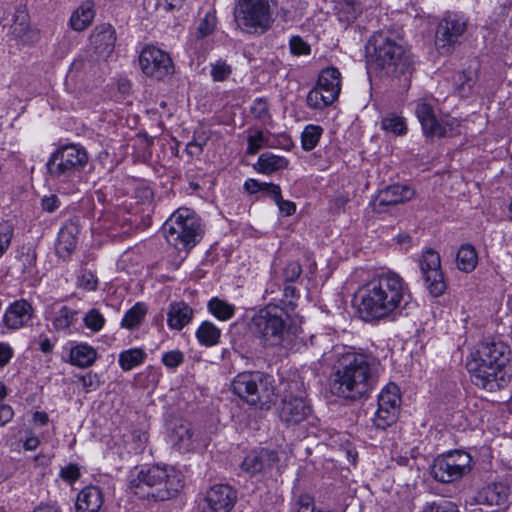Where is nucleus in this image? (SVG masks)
Here are the masks:
<instances>
[{
  "label": "nucleus",
  "mask_w": 512,
  "mask_h": 512,
  "mask_svg": "<svg viewBox=\"0 0 512 512\" xmlns=\"http://www.w3.org/2000/svg\"><path fill=\"white\" fill-rule=\"evenodd\" d=\"M333 356V394L356 400L366 396L374 388L382 371L378 358L342 346L333 348Z\"/></svg>",
  "instance_id": "obj_1"
},
{
  "label": "nucleus",
  "mask_w": 512,
  "mask_h": 512,
  "mask_svg": "<svg viewBox=\"0 0 512 512\" xmlns=\"http://www.w3.org/2000/svg\"><path fill=\"white\" fill-rule=\"evenodd\" d=\"M411 297L409 287L397 273L374 276L360 289V311L372 319H383L401 311Z\"/></svg>",
  "instance_id": "obj_2"
},
{
  "label": "nucleus",
  "mask_w": 512,
  "mask_h": 512,
  "mask_svg": "<svg viewBox=\"0 0 512 512\" xmlns=\"http://www.w3.org/2000/svg\"><path fill=\"white\" fill-rule=\"evenodd\" d=\"M509 355L508 346L502 342L481 343L466 362L472 382L487 391L506 385L510 378Z\"/></svg>",
  "instance_id": "obj_3"
},
{
  "label": "nucleus",
  "mask_w": 512,
  "mask_h": 512,
  "mask_svg": "<svg viewBox=\"0 0 512 512\" xmlns=\"http://www.w3.org/2000/svg\"><path fill=\"white\" fill-rule=\"evenodd\" d=\"M181 474L168 465H153L131 472L129 489L139 498L167 500L182 488Z\"/></svg>",
  "instance_id": "obj_4"
},
{
  "label": "nucleus",
  "mask_w": 512,
  "mask_h": 512,
  "mask_svg": "<svg viewBox=\"0 0 512 512\" xmlns=\"http://www.w3.org/2000/svg\"><path fill=\"white\" fill-rule=\"evenodd\" d=\"M249 326L265 347H284L296 335V327L289 311L275 304L260 309L251 318Z\"/></svg>",
  "instance_id": "obj_5"
},
{
  "label": "nucleus",
  "mask_w": 512,
  "mask_h": 512,
  "mask_svg": "<svg viewBox=\"0 0 512 512\" xmlns=\"http://www.w3.org/2000/svg\"><path fill=\"white\" fill-rule=\"evenodd\" d=\"M366 51L371 62L388 76L404 74L411 67L406 47L387 33H374L368 40Z\"/></svg>",
  "instance_id": "obj_6"
},
{
  "label": "nucleus",
  "mask_w": 512,
  "mask_h": 512,
  "mask_svg": "<svg viewBox=\"0 0 512 512\" xmlns=\"http://www.w3.org/2000/svg\"><path fill=\"white\" fill-rule=\"evenodd\" d=\"M167 242L178 250H190L202 237L200 219L187 208L175 211L162 227Z\"/></svg>",
  "instance_id": "obj_7"
},
{
  "label": "nucleus",
  "mask_w": 512,
  "mask_h": 512,
  "mask_svg": "<svg viewBox=\"0 0 512 512\" xmlns=\"http://www.w3.org/2000/svg\"><path fill=\"white\" fill-rule=\"evenodd\" d=\"M275 5V0H237L234 8L237 27L249 34L265 33L274 22Z\"/></svg>",
  "instance_id": "obj_8"
},
{
  "label": "nucleus",
  "mask_w": 512,
  "mask_h": 512,
  "mask_svg": "<svg viewBox=\"0 0 512 512\" xmlns=\"http://www.w3.org/2000/svg\"><path fill=\"white\" fill-rule=\"evenodd\" d=\"M234 394L250 405L268 409L275 399V389L270 376L261 372H243L231 383Z\"/></svg>",
  "instance_id": "obj_9"
},
{
  "label": "nucleus",
  "mask_w": 512,
  "mask_h": 512,
  "mask_svg": "<svg viewBox=\"0 0 512 512\" xmlns=\"http://www.w3.org/2000/svg\"><path fill=\"white\" fill-rule=\"evenodd\" d=\"M89 162L86 149L78 144H68L58 148L47 162L51 177L69 179L82 172Z\"/></svg>",
  "instance_id": "obj_10"
},
{
  "label": "nucleus",
  "mask_w": 512,
  "mask_h": 512,
  "mask_svg": "<svg viewBox=\"0 0 512 512\" xmlns=\"http://www.w3.org/2000/svg\"><path fill=\"white\" fill-rule=\"evenodd\" d=\"M435 105L436 100L432 97H424L416 102L415 113L423 133L430 137H447L459 133V121L448 116L438 119Z\"/></svg>",
  "instance_id": "obj_11"
},
{
  "label": "nucleus",
  "mask_w": 512,
  "mask_h": 512,
  "mask_svg": "<svg viewBox=\"0 0 512 512\" xmlns=\"http://www.w3.org/2000/svg\"><path fill=\"white\" fill-rule=\"evenodd\" d=\"M471 470V457L463 451H451L437 457L431 466V475L441 483H452Z\"/></svg>",
  "instance_id": "obj_12"
},
{
  "label": "nucleus",
  "mask_w": 512,
  "mask_h": 512,
  "mask_svg": "<svg viewBox=\"0 0 512 512\" xmlns=\"http://www.w3.org/2000/svg\"><path fill=\"white\" fill-rule=\"evenodd\" d=\"M142 73L155 81H163L175 72V66L169 53L155 46H145L139 55Z\"/></svg>",
  "instance_id": "obj_13"
},
{
  "label": "nucleus",
  "mask_w": 512,
  "mask_h": 512,
  "mask_svg": "<svg viewBox=\"0 0 512 512\" xmlns=\"http://www.w3.org/2000/svg\"><path fill=\"white\" fill-rule=\"evenodd\" d=\"M311 413V407L305 399V391L298 382L289 385V390L284 395L279 417L287 425H298Z\"/></svg>",
  "instance_id": "obj_14"
},
{
  "label": "nucleus",
  "mask_w": 512,
  "mask_h": 512,
  "mask_svg": "<svg viewBox=\"0 0 512 512\" xmlns=\"http://www.w3.org/2000/svg\"><path fill=\"white\" fill-rule=\"evenodd\" d=\"M419 268L430 295L441 296L446 290V283L439 253L431 248L424 250L419 258Z\"/></svg>",
  "instance_id": "obj_15"
},
{
  "label": "nucleus",
  "mask_w": 512,
  "mask_h": 512,
  "mask_svg": "<svg viewBox=\"0 0 512 512\" xmlns=\"http://www.w3.org/2000/svg\"><path fill=\"white\" fill-rule=\"evenodd\" d=\"M466 30L464 21L455 15L445 17L437 27L436 45L441 53L448 54Z\"/></svg>",
  "instance_id": "obj_16"
},
{
  "label": "nucleus",
  "mask_w": 512,
  "mask_h": 512,
  "mask_svg": "<svg viewBox=\"0 0 512 512\" xmlns=\"http://www.w3.org/2000/svg\"><path fill=\"white\" fill-rule=\"evenodd\" d=\"M237 499L236 491L226 484L212 486L205 495L204 512H229Z\"/></svg>",
  "instance_id": "obj_17"
},
{
  "label": "nucleus",
  "mask_w": 512,
  "mask_h": 512,
  "mask_svg": "<svg viewBox=\"0 0 512 512\" xmlns=\"http://www.w3.org/2000/svg\"><path fill=\"white\" fill-rule=\"evenodd\" d=\"M414 195L415 191L410 186L394 184L379 191L371 202V206L375 212L383 213L386 211V207L405 203Z\"/></svg>",
  "instance_id": "obj_18"
},
{
  "label": "nucleus",
  "mask_w": 512,
  "mask_h": 512,
  "mask_svg": "<svg viewBox=\"0 0 512 512\" xmlns=\"http://www.w3.org/2000/svg\"><path fill=\"white\" fill-rule=\"evenodd\" d=\"M279 461L275 451L261 449L253 451L245 457L241 467L249 474H257L272 469Z\"/></svg>",
  "instance_id": "obj_19"
},
{
  "label": "nucleus",
  "mask_w": 512,
  "mask_h": 512,
  "mask_svg": "<svg viewBox=\"0 0 512 512\" xmlns=\"http://www.w3.org/2000/svg\"><path fill=\"white\" fill-rule=\"evenodd\" d=\"M33 315V308L26 300L13 302L6 310L3 324L11 330L25 326Z\"/></svg>",
  "instance_id": "obj_20"
},
{
  "label": "nucleus",
  "mask_w": 512,
  "mask_h": 512,
  "mask_svg": "<svg viewBox=\"0 0 512 512\" xmlns=\"http://www.w3.org/2000/svg\"><path fill=\"white\" fill-rule=\"evenodd\" d=\"M116 36L111 25L97 26L90 36V46L100 56L110 55L115 46Z\"/></svg>",
  "instance_id": "obj_21"
},
{
  "label": "nucleus",
  "mask_w": 512,
  "mask_h": 512,
  "mask_svg": "<svg viewBox=\"0 0 512 512\" xmlns=\"http://www.w3.org/2000/svg\"><path fill=\"white\" fill-rule=\"evenodd\" d=\"M78 234V225L73 221H68L61 227L55 247L60 257L66 258L74 251Z\"/></svg>",
  "instance_id": "obj_22"
},
{
  "label": "nucleus",
  "mask_w": 512,
  "mask_h": 512,
  "mask_svg": "<svg viewBox=\"0 0 512 512\" xmlns=\"http://www.w3.org/2000/svg\"><path fill=\"white\" fill-rule=\"evenodd\" d=\"M103 505L102 491L96 486L83 488L76 499V512H99Z\"/></svg>",
  "instance_id": "obj_23"
},
{
  "label": "nucleus",
  "mask_w": 512,
  "mask_h": 512,
  "mask_svg": "<svg viewBox=\"0 0 512 512\" xmlns=\"http://www.w3.org/2000/svg\"><path fill=\"white\" fill-rule=\"evenodd\" d=\"M170 440L174 447L179 451H190L194 445V431L187 421H177L174 423Z\"/></svg>",
  "instance_id": "obj_24"
},
{
  "label": "nucleus",
  "mask_w": 512,
  "mask_h": 512,
  "mask_svg": "<svg viewBox=\"0 0 512 512\" xmlns=\"http://www.w3.org/2000/svg\"><path fill=\"white\" fill-rule=\"evenodd\" d=\"M509 487L503 483H493L478 493V502L488 506H502L508 501Z\"/></svg>",
  "instance_id": "obj_25"
},
{
  "label": "nucleus",
  "mask_w": 512,
  "mask_h": 512,
  "mask_svg": "<svg viewBox=\"0 0 512 512\" xmlns=\"http://www.w3.org/2000/svg\"><path fill=\"white\" fill-rule=\"evenodd\" d=\"M95 17V3L92 0H86L77 7L69 20L70 27L74 31H83L88 28Z\"/></svg>",
  "instance_id": "obj_26"
},
{
  "label": "nucleus",
  "mask_w": 512,
  "mask_h": 512,
  "mask_svg": "<svg viewBox=\"0 0 512 512\" xmlns=\"http://www.w3.org/2000/svg\"><path fill=\"white\" fill-rule=\"evenodd\" d=\"M317 87L336 100L341 90L340 72L336 68L323 70L319 76Z\"/></svg>",
  "instance_id": "obj_27"
},
{
  "label": "nucleus",
  "mask_w": 512,
  "mask_h": 512,
  "mask_svg": "<svg viewBox=\"0 0 512 512\" xmlns=\"http://www.w3.org/2000/svg\"><path fill=\"white\" fill-rule=\"evenodd\" d=\"M192 315L193 310L186 303H173L168 312V325L172 329L180 330L191 321Z\"/></svg>",
  "instance_id": "obj_28"
},
{
  "label": "nucleus",
  "mask_w": 512,
  "mask_h": 512,
  "mask_svg": "<svg viewBox=\"0 0 512 512\" xmlns=\"http://www.w3.org/2000/svg\"><path fill=\"white\" fill-rule=\"evenodd\" d=\"M69 357L71 364L80 368H87L96 361L97 352L93 347L81 343L70 349Z\"/></svg>",
  "instance_id": "obj_29"
},
{
  "label": "nucleus",
  "mask_w": 512,
  "mask_h": 512,
  "mask_svg": "<svg viewBox=\"0 0 512 512\" xmlns=\"http://www.w3.org/2000/svg\"><path fill=\"white\" fill-rule=\"evenodd\" d=\"M288 163V160L282 156L265 152L259 156L255 167L260 173L272 174L278 170L285 169Z\"/></svg>",
  "instance_id": "obj_30"
},
{
  "label": "nucleus",
  "mask_w": 512,
  "mask_h": 512,
  "mask_svg": "<svg viewBox=\"0 0 512 512\" xmlns=\"http://www.w3.org/2000/svg\"><path fill=\"white\" fill-rule=\"evenodd\" d=\"M479 64L475 61L462 70L456 77L459 92L465 95L471 91L478 79Z\"/></svg>",
  "instance_id": "obj_31"
},
{
  "label": "nucleus",
  "mask_w": 512,
  "mask_h": 512,
  "mask_svg": "<svg viewBox=\"0 0 512 512\" xmlns=\"http://www.w3.org/2000/svg\"><path fill=\"white\" fill-rule=\"evenodd\" d=\"M457 267L463 272H471L478 263V256L475 248L470 244L462 245L456 257Z\"/></svg>",
  "instance_id": "obj_32"
},
{
  "label": "nucleus",
  "mask_w": 512,
  "mask_h": 512,
  "mask_svg": "<svg viewBox=\"0 0 512 512\" xmlns=\"http://www.w3.org/2000/svg\"><path fill=\"white\" fill-rule=\"evenodd\" d=\"M221 331L213 323L205 321L196 331V337L200 344L211 347L219 342Z\"/></svg>",
  "instance_id": "obj_33"
},
{
  "label": "nucleus",
  "mask_w": 512,
  "mask_h": 512,
  "mask_svg": "<svg viewBox=\"0 0 512 512\" xmlns=\"http://www.w3.org/2000/svg\"><path fill=\"white\" fill-rule=\"evenodd\" d=\"M401 403L400 391L397 385L388 384L378 396V405L399 412Z\"/></svg>",
  "instance_id": "obj_34"
},
{
  "label": "nucleus",
  "mask_w": 512,
  "mask_h": 512,
  "mask_svg": "<svg viewBox=\"0 0 512 512\" xmlns=\"http://www.w3.org/2000/svg\"><path fill=\"white\" fill-rule=\"evenodd\" d=\"M209 311L219 320L226 321L233 317L235 307L217 297L212 298L208 303Z\"/></svg>",
  "instance_id": "obj_35"
},
{
  "label": "nucleus",
  "mask_w": 512,
  "mask_h": 512,
  "mask_svg": "<svg viewBox=\"0 0 512 512\" xmlns=\"http://www.w3.org/2000/svg\"><path fill=\"white\" fill-rule=\"evenodd\" d=\"M398 415V411L378 405L372 421L376 428L384 430L396 422Z\"/></svg>",
  "instance_id": "obj_36"
},
{
  "label": "nucleus",
  "mask_w": 512,
  "mask_h": 512,
  "mask_svg": "<svg viewBox=\"0 0 512 512\" xmlns=\"http://www.w3.org/2000/svg\"><path fill=\"white\" fill-rule=\"evenodd\" d=\"M145 358V353L139 348L123 351L119 355V364L125 371H129L140 365Z\"/></svg>",
  "instance_id": "obj_37"
},
{
  "label": "nucleus",
  "mask_w": 512,
  "mask_h": 512,
  "mask_svg": "<svg viewBox=\"0 0 512 512\" xmlns=\"http://www.w3.org/2000/svg\"><path fill=\"white\" fill-rule=\"evenodd\" d=\"M147 309L144 304L137 303L131 309H129L123 319H122V327L127 329H133L138 326L146 315Z\"/></svg>",
  "instance_id": "obj_38"
},
{
  "label": "nucleus",
  "mask_w": 512,
  "mask_h": 512,
  "mask_svg": "<svg viewBox=\"0 0 512 512\" xmlns=\"http://www.w3.org/2000/svg\"><path fill=\"white\" fill-rule=\"evenodd\" d=\"M306 101L308 106L313 109H323L331 105L335 100L316 86L308 93Z\"/></svg>",
  "instance_id": "obj_39"
},
{
  "label": "nucleus",
  "mask_w": 512,
  "mask_h": 512,
  "mask_svg": "<svg viewBox=\"0 0 512 512\" xmlns=\"http://www.w3.org/2000/svg\"><path fill=\"white\" fill-rule=\"evenodd\" d=\"M382 129L395 135H403L407 131V126L403 117L396 114H389L381 121Z\"/></svg>",
  "instance_id": "obj_40"
},
{
  "label": "nucleus",
  "mask_w": 512,
  "mask_h": 512,
  "mask_svg": "<svg viewBox=\"0 0 512 512\" xmlns=\"http://www.w3.org/2000/svg\"><path fill=\"white\" fill-rule=\"evenodd\" d=\"M323 129L317 125H308L302 132V146L304 150L310 151L316 147Z\"/></svg>",
  "instance_id": "obj_41"
},
{
  "label": "nucleus",
  "mask_w": 512,
  "mask_h": 512,
  "mask_svg": "<svg viewBox=\"0 0 512 512\" xmlns=\"http://www.w3.org/2000/svg\"><path fill=\"white\" fill-rule=\"evenodd\" d=\"M75 312L63 306L54 318L53 325L58 330L68 329L74 322Z\"/></svg>",
  "instance_id": "obj_42"
},
{
  "label": "nucleus",
  "mask_w": 512,
  "mask_h": 512,
  "mask_svg": "<svg viewBox=\"0 0 512 512\" xmlns=\"http://www.w3.org/2000/svg\"><path fill=\"white\" fill-rule=\"evenodd\" d=\"M14 229L9 222L0 223V258L8 250L13 237Z\"/></svg>",
  "instance_id": "obj_43"
},
{
  "label": "nucleus",
  "mask_w": 512,
  "mask_h": 512,
  "mask_svg": "<svg viewBox=\"0 0 512 512\" xmlns=\"http://www.w3.org/2000/svg\"><path fill=\"white\" fill-rule=\"evenodd\" d=\"M422 512H459L456 504L448 500L427 503Z\"/></svg>",
  "instance_id": "obj_44"
},
{
  "label": "nucleus",
  "mask_w": 512,
  "mask_h": 512,
  "mask_svg": "<svg viewBox=\"0 0 512 512\" xmlns=\"http://www.w3.org/2000/svg\"><path fill=\"white\" fill-rule=\"evenodd\" d=\"M84 323L87 328L97 332L102 329L105 319L97 309H92L85 315Z\"/></svg>",
  "instance_id": "obj_45"
},
{
  "label": "nucleus",
  "mask_w": 512,
  "mask_h": 512,
  "mask_svg": "<svg viewBox=\"0 0 512 512\" xmlns=\"http://www.w3.org/2000/svg\"><path fill=\"white\" fill-rule=\"evenodd\" d=\"M232 72L231 66L222 60L216 61L211 66V76L214 81L226 80Z\"/></svg>",
  "instance_id": "obj_46"
},
{
  "label": "nucleus",
  "mask_w": 512,
  "mask_h": 512,
  "mask_svg": "<svg viewBox=\"0 0 512 512\" xmlns=\"http://www.w3.org/2000/svg\"><path fill=\"white\" fill-rule=\"evenodd\" d=\"M268 138L262 131H257L255 134L248 137V153L256 154L262 147L267 145Z\"/></svg>",
  "instance_id": "obj_47"
},
{
  "label": "nucleus",
  "mask_w": 512,
  "mask_h": 512,
  "mask_svg": "<svg viewBox=\"0 0 512 512\" xmlns=\"http://www.w3.org/2000/svg\"><path fill=\"white\" fill-rule=\"evenodd\" d=\"M98 285V280L95 275L91 271L84 270L82 271L79 277V286L87 291L96 290Z\"/></svg>",
  "instance_id": "obj_48"
},
{
  "label": "nucleus",
  "mask_w": 512,
  "mask_h": 512,
  "mask_svg": "<svg viewBox=\"0 0 512 512\" xmlns=\"http://www.w3.org/2000/svg\"><path fill=\"white\" fill-rule=\"evenodd\" d=\"M290 49L294 55H306L310 53V46L299 36L290 39Z\"/></svg>",
  "instance_id": "obj_49"
},
{
  "label": "nucleus",
  "mask_w": 512,
  "mask_h": 512,
  "mask_svg": "<svg viewBox=\"0 0 512 512\" xmlns=\"http://www.w3.org/2000/svg\"><path fill=\"white\" fill-rule=\"evenodd\" d=\"M60 477L68 483H74L80 477V469L76 464H69L61 468Z\"/></svg>",
  "instance_id": "obj_50"
},
{
  "label": "nucleus",
  "mask_w": 512,
  "mask_h": 512,
  "mask_svg": "<svg viewBox=\"0 0 512 512\" xmlns=\"http://www.w3.org/2000/svg\"><path fill=\"white\" fill-rule=\"evenodd\" d=\"M341 17L350 20L356 17L358 13V7L354 0H344L339 6Z\"/></svg>",
  "instance_id": "obj_51"
},
{
  "label": "nucleus",
  "mask_w": 512,
  "mask_h": 512,
  "mask_svg": "<svg viewBox=\"0 0 512 512\" xmlns=\"http://www.w3.org/2000/svg\"><path fill=\"white\" fill-rule=\"evenodd\" d=\"M162 361L168 368H176L183 362V354L178 350L170 351L163 355Z\"/></svg>",
  "instance_id": "obj_52"
},
{
  "label": "nucleus",
  "mask_w": 512,
  "mask_h": 512,
  "mask_svg": "<svg viewBox=\"0 0 512 512\" xmlns=\"http://www.w3.org/2000/svg\"><path fill=\"white\" fill-rule=\"evenodd\" d=\"M302 268L298 262H289L283 272L284 278L288 282H293L301 275Z\"/></svg>",
  "instance_id": "obj_53"
},
{
  "label": "nucleus",
  "mask_w": 512,
  "mask_h": 512,
  "mask_svg": "<svg viewBox=\"0 0 512 512\" xmlns=\"http://www.w3.org/2000/svg\"><path fill=\"white\" fill-rule=\"evenodd\" d=\"M251 113L258 119H264L268 115V103L265 99L259 98L253 102Z\"/></svg>",
  "instance_id": "obj_54"
},
{
  "label": "nucleus",
  "mask_w": 512,
  "mask_h": 512,
  "mask_svg": "<svg viewBox=\"0 0 512 512\" xmlns=\"http://www.w3.org/2000/svg\"><path fill=\"white\" fill-rule=\"evenodd\" d=\"M60 206V200L55 194L46 195L41 199V207L48 213L54 212Z\"/></svg>",
  "instance_id": "obj_55"
},
{
  "label": "nucleus",
  "mask_w": 512,
  "mask_h": 512,
  "mask_svg": "<svg viewBox=\"0 0 512 512\" xmlns=\"http://www.w3.org/2000/svg\"><path fill=\"white\" fill-rule=\"evenodd\" d=\"M132 440L135 444V451L142 452L148 442V434L143 430H135L132 433Z\"/></svg>",
  "instance_id": "obj_56"
},
{
  "label": "nucleus",
  "mask_w": 512,
  "mask_h": 512,
  "mask_svg": "<svg viewBox=\"0 0 512 512\" xmlns=\"http://www.w3.org/2000/svg\"><path fill=\"white\" fill-rule=\"evenodd\" d=\"M275 203L278 206L281 214H283L284 216H291L296 211L295 203L289 200H284L282 196Z\"/></svg>",
  "instance_id": "obj_57"
},
{
  "label": "nucleus",
  "mask_w": 512,
  "mask_h": 512,
  "mask_svg": "<svg viewBox=\"0 0 512 512\" xmlns=\"http://www.w3.org/2000/svg\"><path fill=\"white\" fill-rule=\"evenodd\" d=\"M80 381L86 392H89L91 389H96L99 385L97 376L92 373L81 376Z\"/></svg>",
  "instance_id": "obj_58"
},
{
  "label": "nucleus",
  "mask_w": 512,
  "mask_h": 512,
  "mask_svg": "<svg viewBox=\"0 0 512 512\" xmlns=\"http://www.w3.org/2000/svg\"><path fill=\"white\" fill-rule=\"evenodd\" d=\"M215 27V19L211 16H206L203 22L198 27V32L201 37H205L212 33Z\"/></svg>",
  "instance_id": "obj_59"
},
{
  "label": "nucleus",
  "mask_w": 512,
  "mask_h": 512,
  "mask_svg": "<svg viewBox=\"0 0 512 512\" xmlns=\"http://www.w3.org/2000/svg\"><path fill=\"white\" fill-rule=\"evenodd\" d=\"M13 356V349L7 343L0 342V367L8 364Z\"/></svg>",
  "instance_id": "obj_60"
},
{
  "label": "nucleus",
  "mask_w": 512,
  "mask_h": 512,
  "mask_svg": "<svg viewBox=\"0 0 512 512\" xmlns=\"http://www.w3.org/2000/svg\"><path fill=\"white\" fill-rule=\"evenodd\" d=\"M14 415L13 409L9 405H0V426L8 423Z\"/></svg>",
  "instance_id": "obj_61"
},
{
  "label": "nucleus",
  "mask_w": 512,
  "mask_h": 512,
  "mask_svg": "<svg viewBox=\"0 0 512 512\" xmlns=\"http://www.w3.org/2000/svg\"><path fill=\"white\" fill-rule=\"evenodd\" d=\"M349 197L347 194H338L334 197L332 200V209L336 211H340L345 207V205L348 203Z\"/></svg>",
  "instance_id": "obj_62"
},
{
  "label": "nucleus",
  "mask_w": 512,
  "mask_h": 512,
  "mask_svg": "<svg viewBox=\"0 0 512 512\" xmlns=\"http://www.w3.org/2000/svg\"><path fill=\"white\" fill-rule=\"evenodd\" d=\"M260 182L255 179H249L245 182L244 188L250 194H255L260 191Z\"/></svg>",
  "instance_id": "obj_63"
},
{
  "label": "nucleus",
  "mask_w": 512,
  "mask_h": 512,
  "mask_svg": "<svg viewBox=\"0 0 512 512\" xmlns=\"http://www.w3.org/2000/svg\"><path fill=\"white\" fill-rule=\"evenodd\" d=\"M269 196L273 198V200L276 202L280 199L281 195V188L277 184H270L269 190L266 192Z\"/></svg>",
  "instance_id": "obj_64"
}]
</instances>
